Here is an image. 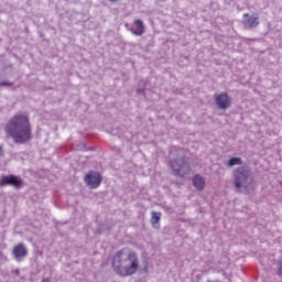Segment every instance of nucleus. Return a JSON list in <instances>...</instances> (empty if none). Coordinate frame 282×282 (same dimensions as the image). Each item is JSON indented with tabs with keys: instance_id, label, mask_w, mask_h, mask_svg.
Returning <instances> with one entry per match:
<instances>
[{
	"instance_id": "f257e3e1",
	"label": "nucleus",
	"mask_w": 282,
	"mask_h": 282,
	"mask_svg": "<svg viewBox=\"0 0 282 282\" xmlns=\"http://www.w3.org/2000/svg\"><path fill=\"white\" fill-rule=\"evenodd\" d=\"M9 138H12L15 144H25L32 140V122L30 116L25 113H15L9 119L4 127Z\"/></svg>"
},
{
	"instance_id": "f03ea898",
	"label": "nucleus",
	"mask_w": 282,
	"mask_h": 282,
	"mask_svg": "<svg viewBox=\"0 0 282 282\" xmlns=\"http://www.w3.org/2000/svg\"><path fill=\"white\" fill-rule=\"evenodd\" d=\"M112 270L118 276H133L140 270V257L131 249H121L112 257Z\"/></svg>"
},
{
	"instance_id": "7ed1b4c3",
	"label": "nucleus",
	"mask_w": 282,
	"mask_h": 282,
	"mask_svg": "<svg viewBox=\"0 0 282 282\" xmlns=\"http://www.w3.org/2000/svg\"><path fill=\"white\" fill-rule=\"evenodd\" d=\"M234 184L236 186V188H241V186H245V188H248V186H250V184H252L253 180L250 176V171H248L245 167H238L235 172H234Z\"/></svg>"
},
{
	"instance_id": "20e7f679",
	"label": "nucleus",
	"mask_w": 282,
	"mask_h": 282,
	"mask_svg": "<svg viewBox=\"0 0 282 282\" xmlns=\"http://www.w3.org/2000/svg\"><path fill=\"white\" fill-rule=\"evenodd\" d=\"M173 175L176 177H185L191 173V165L186 162V159H174L170 162Z\"/></svg>"
},
{
	"instance_id": "39448f33",
	"label": "nucleus",
	"mask_w": 282,
	"mask_h": 282,
	"mask_svg": "<svg viewBox=\"0 0 282 282\" xmlns=\"http://www.w3.org/2000/svg\"><path fill=\"white\" fill-rule=\"evenodd\" d=\"M215 102L218 109L226 110L232 107V98L228 96V93H220L218 95H215Z\"/></svg>"
},
{
	"instance_id": "423d86ee",
	"label": "nucleus",
	"mask_w": 282,
	"mask_h": 282,
	"mask_svg": "<svg viewBox=\"0 0 282 282\" xmlns=\"http://www.w3.org/2000/svg\"><path fill=\"white\" fill-rule=\"evenodd\" d=\"M0 186H14V188H21L23 186V181L15 175L2 176Z\"/></svg>"
},
{
	"instance_id": "0eeeda50",
	"label": "nucleus",
	"mask_w": 282,
	"mask_h": 282,
	"mask_svg": "<svg viewBox=\"0 0 282 282\" xmlns=\"http://www.w3.org/2000/svg\"><path fill=\"white\" fill-rule=\"evenodd\" d=\"M85 182L90 188H98L100 186L102 178L100 177V174L97 172H89L85 176Z\"/></svg>"
},
{
	"instance_id": "6e6552de",
	"label": "nucleus",
	"mask_w": 282,
	"mask_h": 282,
	"mask_svg": "<svg viewBox=\"0 0 282 282\" xmlns=\"http://www.w3.org/2000/svg\"><path fill=\"white\" fill-rule=\"evenodd\" d=\"M12 254L18 261H23L28 257V247L20 242L13 247Z\"/></svg>"
},
{
	"instance_id": "1a4fd4ad",
	"label": "nucleus",
	"mask_w": 282,
	"mask_h": 282,
	"mask_svg": "<svg viewBox=\"0 0 282 282\" xmlns=\"http://www.w3.org/2000/svg\"><path fill=\"white\" fill-rule=\"evenodd\" d=\"M243 19L242 23L246 28H259V17L245 13Z\"/></svg>"
},
{
	"instance_id": "9d476101",
	"label": "nucleus",
	"mask_w": 282,
	"mask_h": 282,
	"mask_svg": "<svg viewBox=\"0 0 282 282\" xmlns=\"http://www.w3.org/2000/svg\"><path fill=\"white\" fill-rule=\"evenodd\" d=\"M193 184L197 191H204V188H206V180H204L199 174H196L193 177Z\"/></svg>"
},
{
	"instance_id": "9b49d317",
	"label": "nucleus",
	"mask_w": 282,
	"mask_h": 282,
	"mask_svg": "<svg viewBox=\"0 0 282 282\" xmlns=\"http://www.w3.org/2000/svg\"><path fill=\"white\" fill-rule=\"evenodd\" d=\"M134 25H137V30H131L132 34H134V36H142L145 30L142 20H135Z\"/></svg>"
},
{
	"instance_id": "f8f14e48",
	"label": "nucleus",
	"mask_w": 282,
	"mask_h": 282,
	"mask_svg": "<svg viewBox=\"0 0 282 282\" xmlns=\"http://www.w3.org/2000/svg\"><path fill=\"white\" fill-rule=\"evenodd\" d=\"M161 218H162L161 213L152 212V216H151V220H150L152 226H158V224H160Z\"/></svg>"
},
{
	"instance_id": "ddd939ff",
	"label": "nucleus",
	"mask_w": 282,
	"mask_h": 282,
	"mask_svg": "<svg viewBox=\"0 0 282 282\" xmlns=\"http://www.w3.org/2000/svg\"><path fill=\"white\" fill-rule=\"evenodd\" d=\"M241 164V159L240 158H231L229 161H228V164L227 166H237Z\"/></svg>"
},
{
	"instance_id": "4468645a",
	"label": "nucleus",
	"mask_w": 282,
	"mask_h": 282,
	"mask_svg": "<svg viewBox=\"0 0 282 282\" xmlns=\"http://www.w3.org/2000/svg\"><path fill=\"white\" fill-rule=\"evenodd\" d=\"M278 268H279V274H282V262L279 263Z\"/></svg>"
},
{
	"instance_id": "2eb2a0df",
	"label": "nucleus",
	"mask_w": 282,
	"mask_h": 282,
	"mask_svg": "<svg viewBox=\"0 0 282 282\" xmlns=\"http://www.w3.org/2000/svg\"><path fill=\"white\" fill-rule=\"evenodd\" d=\"M0 85H2L3 87H8V86H10V85H12V84H10V83H8V82H4V83H1Z\"/></svg>"
},
{
	"instance_id": "dca6fc26",
	"label": "nucleus",
	"mask_w": 282,
	"mask_h": 282,
	"mask_svg": "<svg viewBox=\"0 0 282 282\" xmlns=\"http://www.w3.org/2000/svg\"><path fill=\"white\" fill-rule=\"evenodd\" d=\"M0 155H3V147L0 145Z\"/></svg>"
},
{
	"instance_id": "f3484780",
	"label": "nucleus",
	"mask_w": 282,
	"mask_h": 282,
	"mask_svg": "<svg viewBox=\"0 0 282 282\" xmlns=\"http://www.w3.org/2000/svg\"><path fill=\"white\" fill-rule=\"evenodd\" d=\"M42 282H52V281H50V279H47V278H44V279L42 280Z\"/></svg>"
},
{
	"instance_id": "a211bd4d",
	"label": "nucleus",
	"mask_w": 282,
	"mask_h": 282,
	"mask_svg": "<svg viewBox=\"0 0 282 282\" xmlns=\"http://www.w3.org/2000/svg\"><path fill=\"white\" fill-rule=\"evenodd\" d=\"M108 1H110L111 3H116L119 0H108Z\"/></svg>"
}]
</instances>
